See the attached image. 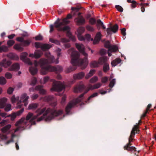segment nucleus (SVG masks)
Returning <instances> with one entry per match:
<instances>
[{"label":"nucleus","instance_id":"obj_61","mask_svg":"<svg viewBox=\"0 0 156 156\" xmlns=\"http://www.w3.org/2000/svg\"><path fill=\"white\" fill-rule=\"evenodd\" d=\"M50 30L49 31V32L50 33H51L54 30V25H51L50 26Z\"/></svg>","mask_w":156,"mask_h":156},{"label":"nucleus","instance_id":"obj_16","mask_svg":"<svg viewBox=\"0 0 156 156\" xmlns=\"http://www.w3.org/2000/svg\"><path fill=\"white\" fill-rule=\"evenodd\" d=\"M11 62L10 61L7 60L6 59H4L0 62V65L3 66L5 68H7L11 65Z\"/></svg>","mask_w":156,"mask_h":156},{"label":"nucleus","instance_id":"obj_41","mask_svg":"<svg viewBox=\"0 0 156 156\" xmlns=\"http://www.w3.org/2000/svg\"><path fill=\"white\" fill-rule=\"evenodd\" d=\"M96 22V20L95 19L91 18H90L89 20V23L91 25H94Z\"/></svg>","mask_w":156,"mask_h":156},{"label":"nucleus","instance_id":"obj_36","mask_svg":"<svg viewBox=\"0 0 156 156\" xmlns=\"http://www.w3.org/2000/svg\"><path fill=\"white\" fill-rule=\"evenodd\" d=\"M98 80L97 76H94L90 80V83H93L97 82Z\"/></svg>","mask_w":156,"mask_h":156},{"label":"nucleus","instance_id":"obj_17","mask_svg":"<svg viewBox=\"0 0 156 156\" xmlns=\"http://www.w3.org/2000/svg\"><path fill=\"white\" fill-rule=\"evenodd\" d=\"M101 35L100 32H98L95 36V39L93 41V44H98L101 40Z\"/></svg>","mask_w":156,"mask_h":156},{"label":"nucleus","instance_id":"obj_63","mask_svg":"<svg viewBox=\"0 0 156 156\" xmlns=\"http://www.w3.org/2000/svg\"><path fill=\"white\" fill-rule=\"evenodd\" d=\"M80 8H74L73 7H72L71 8V10L73 11H75L76 12H77L79 11V10L80 9Z\"/></svg>","mask_w":156,"mask_h":156},{"label":"nucleus","instance_id":"obj_9","mask_svg":"<svg viewBox=\"0 0 156 156\" xmlns=\"http://www.w3.org/2000/svg\"><path fill=\"white\" fill-rule=\"evenodd\" d=\"M105 48H108L109 51H117L118 48L116 45H112L110 44L109 41H108L105 42L104 44Z\"/></svg>","mask_w":156,"mask_h":156},{"label":"nucleus","instance_id":"obj_47","mask_svg":"<svg viewBox=\"0 0 156 156\" xmlns=\"http://www.w3.org/2000/svg\"><path fill=\"white\" fill-rule=\"evenodd\" d=\"M131 6L132 8H135L136 7V5L138 4L134 0L132 1Z\"/></svg>","mask_w":156,"mask_h":156},{"label":"nucleus","instance_id":"obj_29","mask_svg":"<svg viewBox=\"0 0 156 156\" xmlns=\"http://www.w3.org/2000/svg\"><path fill=\"white\" fill-rule=\"evenodd\" d=\"M38 104L37 103H32L29 105L28 109H35L37 108Z\"/></svg>","mask_w":156,"mask_h":156},{"label":"nucleus","instance_id":"obj_52","mask_svg":"<svg viewBox=\"0 0 156 156\" xmlns=\"http://www.w3.org/2000/svg\"><path fill=\"white\" fill-rule=\"evenodd\" d=\"M77 37L78 39L80 41H82L85 40V37L81 36V34H78Z\"/></svg>","mask_w":156,"mask_h":156},{"label":"nucleus","instance_id":"obj_18","mask_svg":"<svg viewBox=\"0 0 156 156\" xmlns=\"http://www.w3.org/2000/svg\"><path fill=\"white\" fill-rule=\"evenodd\" d=\"M35 90L39 91V93L42 94H46V91L45 90L42 88V86L38 85L36 86L35 88Z\"/></svg>","mask_w":156,"mask_h":156},{"label":"nucleus","instance_id":"obj_8","mask_svg":"<svg viewBox=\"0 0 156 156\" xmlns=\"http://www.w3.org/2000/svg\"><path fill=\"white\" fill-rule=\"evenodd\" d=\"M34 44L36 48H40L44 51L48 50L51 47V46L49 44H42L39 42H35Z\"/></svg>","mask_w":156,"mask_h":156},{"label":"nucleus","instance_id":"obj_48","mask_svg":"<svg viewBox=\"0 0 156 156\" xmlns=\"http://www.w3.org/2000/svg\"><path fill=\"white\" fill-rule=\"evenodd\" d=\"M108 78L107 77H104L101 79V82L103 83H105L108 81Z\"/></svg>","mask_w":156,"mask_h":156},{"label":"nucleus","instance_id":"obj_15","mask_svg":"<svg viewBox=\"0 0 156 156\" xmlns=\"http://www.w3.org/2000/svg\"><path fill=\"white\" fill-rule=\"evenodd\" d=\"M85 88L83 84H80L74 87V91L75 93H79L82 92Z\"/></svg>","mask_w":156,"mask_h":156},{"label":"nucleus","instance_id":"obj_25","mask_svg":"<svg viewBox=\"0 0 156 156\" xmlns=\"http://www.w3.org/2000/svg\"><path fill=\"white\" fill-rule=\"evenodd\" d=\"M42 54V51L40 50L36 51L34 53V57L36 58H40Z\"/></svg>","mask_w":156,"mask_h":156},{"label":"nucleus","instance_id":"obj_26","mask_svg":"<svg viewBox=\"0 0 156 156\" xmlns=\"http://www.w3.org/2000/svg\"><path fill=\"white\" fill-rule=\"evenodd\" d=\"M109 70V65L108 63H105L103 66V70L105 73H106Z\"/></svg>","mask_w":156,"mask_h":156},{"label":"nucleus","instance_id":"obj_55","mask_svg":"<svg viewBox=\"0 0 156 156\" xmlns=\"http://www.w3.org/2000/svg\"><path fill=\"white\" fill-rule=\"evenodd\" d=\"M66 96L65 95H64L62 97V101L61 102L62 104H63L66 101Z\"/></svg>","mask_w":156,"mask_h":156},{"label":"nucleus","instance_id":"obj_33","mask_svg":"<svg viewBox=\"0 0 156 156\" xmlns=\"http://www.w3.org/2000/svg\"><path fill=\"white\" fill-rule=\"evenodd\" d=\"M23 32L20 34V37L24 38V37H27L29 35L27 32L22 31Z\"/></svg>","mask_w":156,"mask_h":156},{"label":"nucleus","instance_id":"obj_42","mask_svg":"<svg viewBox=\"0 0 156 156\" xmlns=\"http://www.w3.org/2000/svg\"><path fill=\"white\" fill-rule=\"evenodd\" d=\"M14 90L13 88L12 87H9L7 90V92L9 94H12Z\"/></svg>","mask_w":156,"mask_h":156},{"label":"nucleus","instance_id":"obj_20","mask_svg":"<svg viewBox=\"0 0 156 156\" xmlns=\"http://www.w3.org/2000/svg\"><path fill=\"white\" fill-rule=\"evenodd\" d=\"M7 99L5 98H3L0 99V108L4 107Z\"/></svg>","mask_w":156,"mask_h":156},{"label":"nucleus","instance_id":"obj_27","mask_svg":"<svg viewBox=\"0 0 156 156\" xmlns=\"http://www.w3.org/2000/svg\"><path fill=\"white\" fill-rule=\"evenodd\" d=\"M11 127V125L10 124L6 126L2 129V132L3 133H6L10 129Z\"/></svg>","mask_w":156,"mask_h":156},{"label":"nucleus","instance_id":"obj_43","mask_svg":"<svg viewBox=\"0 0 156 156\" xmlns=\"http://www.w3.org/2000/svg\"><path fill=\"white\" fill-rule=\"evenodd\" d=\"M15 42L13 40H9L7 42V44L10 47L12 46L14 43Z\"/></svg>","mask_w":156,"mask_h":156},{"label":"nucleus","instance_id":"obj_59","mask_svg":"<svg viewBox=\"0 0 156 156\" xmlns=\"http://www.w3.org/2000/svg\"><path fill=\"white\" fill-rule=\"evenodd\" d=\"M11 100L12 102V103L15 102L17 100L15 98L14 95L11 98Z\"/></svg>","mask_w":156,"mask_h":156},{"label":"nucleus","instance_id":"obj_4","mask_svg":"<svg viewBox=\"0 0 156 156\" xmlns=\"http://www.w3.org/2000/svg\"><path fill=\"white\" fill-rule=\"evenodd\" d=\"M101 84L99 83H98L94 85H91L90 86L89 89L86 90L85 92L80 95L75 100L70 101L67 105L65 108V111L67 114H68L70 112L71 109L77 104L81 102L82 100L84 95L87 93L90 90H93L99 88L101 86Z\"/></svg>","mask_w":156,"mask_h":156},{"label":"nucleus","instance_id":"obj_31","mask_svg":"<svg viewBox=\"0 0 156 156\" xmlns=\"http://www.w3.org/2000/svg\"><path fill=\"white\" fill-rule=\"evenodd\" d=\"M9 49L8 47L5 45H3L0 47V52L2 51L7 52L8 51Z\"/></svg>","mask_w":156,"mask_h":156},{"label":"nucleus","instance_id":"obj_12","mask_svg":"<svg viewBox=\"0 0 156 156\" xmlns=\"http://www.w3.org/2000/svg\"><path fill=\"white\" fill-rule=\"evenodd\" d=\"M28 54L26 52L22 53L20 55V58L23 60L25 62L28 64L29 65H31L32 64V62L30 60L27 58Z\"/></svg>","mask_w":156,"mask_h":156},{"label":"nucleus","instance_id":"obj_50","mask_svg":"<svg viewBox=\"0 0 156 156\" xmlns=\"http://www.w3.org/2000/svg\"><path fill=\"white\" fill-rule=\"evenodd\" d=\"M37 82V79L36 78L34 77L31 80V82L30 84L33 85V86L36 84Z\"/></svg>","mask_w":156,"mask_h":156},{"label":"nucleus","instance_id":"obj_57","mask_svg":"<svg viewBox=\"0 0 156 156\" xmlns=\"http://www.w3.org/2000/svg\"><path fill=\"white\" fill-rule=\"evenodd\" d=\"M49 78L48 76H45L44 78V83H46L49 80Z\"/></svg>","mask_w":156,"mask_h":156},{"label":"nucleus","instance_id":"obj_14","mask_svg":"<svg viewBox=\"0 0 156 156\" xmlns=\"http://www.w3.org/2000/svg\"><path fill=\"white\" fill-rule=\"evenodd\" d=\"M74 20L77 24L79 25L84 24L85 23V20L82 16L76 18Z\"/></svg>","mask_w":156,"mask_h":156},{"label":"nucleus","instance_id":"obj_35","mask_svg":"<svg viewBox=\"0 0 156 156\" xmlns=\"http://www.w3.org/2000/svg\"><path fill=\"white\" fill-rule=\"evenodd\" d=\"M115 82L116 81L115 79H112L110 82L109 85V87L112 88L115 84Z\"/></svg>","mask_w":156,"mask_h":156},{"label":"nucleus","instance_id":"obj_34","mask_svg":"<svg viewBox=\"0 0 156 156\" xmlns=\"http://www.w3.org/2000/svg\"><path fill=\"white\" fill-rule=\"evenodd\" d=\"M67 34L68 35L70 39H71L73 41H76V39L75 37L72 35L68 31Z\"/></svg>","mask_w":156,"mask_h":156},{"label":"nucleus","instance_id":"obj_44","mask_svg":"<svg viewBox=\"0 0 156 156\" xmlns=\"http://www.w3.org/2000/svg\"><path fill=\"white\" fill-rule=\"evenodd\" d=\"M35 39L36 41H41L43 40V37L40 34H39L36 36L35 37Z\"/></svg>","mask_w":156,"mask_h":156},{"label":"nucleus","instance_id":"obj_56","mask_svg":"<svg viewBox=\"0 0 156 156\" xmlns=\"http://www.w3.org/2000/svg\"><path fill=\"white\" fill-rule=\"evenodd\" d=\"M91 36L89 34H87L85 35V38L87 39L88 41H90V39Z\"/></svg>","mask_w":156,"mask_h":156},{"label":"nucleus","instance_id":"obj_2","mask_svg":"<svg viewBox=\"0 0 156 156\" xmlns=\"http://www.w3.org/2000/svg\"><path fill=\"white\" fill-rule=\"evenodd\" d=\"M46 56L48 57L47 59L41 58L39 61H34V64L35 66H31L29 69V71L32 75H34L37 73L38 71L37 67L38 66H40L41 68V72L43 75L46 74L48 72L55 71L58 73L62 71V67L59 65L55 67L48 65V64L54 62L58 64V61L57 59L55 60L54 57L51 55L49 52L46 54Z\"/></svg>","mask_w":156,"mask_h":156},{"label":"nucleus","instance_id":"obj_39","mask_svg":"<svg viewBox=\"0 0 156 156\" xmlns=\"http://www.w3.org/2000/svg\"><path fill=\"white\" fill-rule=\"evenodd\" d=\"M18 115V113H13L12 115H9L11 116V120H13Z\"/></svg>","mask_w":156,"mask_h":156},{"label":"nucleus","instance_id":"obj_1","mask_svg":"<svg viewBox=\"0 0 156 156\" xmlns=\"http://www.w3.org/2000/svg\"><path fill=\"white\" fill-rule=\"evenodd\" d=\"M36 112L37 115H34L31 112H29L27 115L26 119L23 118L20 119V130L24 129L30 123L31 125H35L36 122L34 120L44 112L42 116L37 119V122L41 121L44 118H45L46 121H49L55 117L58 116L63 113V110L57 111L50 108L47 109L46 108L42 109L39 108L36 111Z\"/></svg>","mask_w":156,"mask_h":156},{"label":"nucleus","instance_id":"obj_11","mask_svg":"<svg viewBox=\"0 0 156 156\" xmlns=\"http://www.w3.org/2000/svg\"><path fill=\"white\" fill-rule=\"evenodd\" d=\"M28 98L29 97L27 96L26 94L24 93L22 95L20 101V108H21V105L23 104L25 106H27L28 104L27 100Z\"/></svg>","mask_w":156,"mask_h":156},{"label":"nucleus","instance_id":"obj_51","mask_svg":"<svg viewBox=\"0 0 156 156\" xmlns=\"http://www.w3.org/2000/svg\"><path fill=\"white\" fill-rule=\"evenodd\" d=\"M97 26L98 28V27L99 25L101 26L103 24L100 19H98L97 20Z\"/></svg>","mask_w":156,"mask_h":156},{"label":"nucleus","instance_id":"obj_28","mask_svg":"<svg viewBox=\"0 0 156 156\" xmlns=\"http://www.w3.org/2000/svg\"><path fill=\"white\" fill-rule=\"evenodd\" d=\"M53 99L54 98L52 96H47L44 98L43 100L45 101H52Z\"/></svg>","mask_w":156,"mask_h":156},{"label":"nucleus","instance_id":"obj_49","mask_svg":"<svg viewBox=\"0 0 156 156\" xmlns=\"http://www.w3.org/2000/svg\"><path fill=\"white\" fill-rule=\"evenodd\" d=\"M100 53L101 55H104L106 54L107 51L105 49H102L100 50Z\"/></svg>","mask_w":156,"mask_h":156},{"label":"nucleus","instance_id":"obj_22","mask_svg":"<svg viewBox=\"0 0 156 156\" xmlns=\"http://www.w3.org/2000/svg\"><path fill=\"white\" fill-rule=\"evenodd\" d=\"M100 65L99 61L98 62L96 61H92L90 63V66L92 68H96L98 67Z\"/></svg>","mask_w":156,"mask_h":156},{"label":"nucleus","instance_id":"obj_10","mask_svg":"<svg viewBox=\"0 0 156 156\" xmlns=\"http://www.w3.org/2000/svg\"><path fill=\"white\" fill-rule=\"evenodd\" d=\"M119 27L118 25L115 24L113 26H110V27L106 29L107 33L108 35H111L112 34V32L113 33H116L118 30Z\"/></svg>","mask_w":156,"mask_h":156},{"label":"nucleus","instance_id":"obj_19","mask_svg":"<svg viewBox=\"0 0 156 156\" xmlns=\"http://www.w3.org/2000/svg\"><path fill=\"white\" fill-rule=\"evenodd\" d=\"M84 76V73L81 72L73 75V78L74 79H80L82 78Z\"/></svg>","mask_w":156,"mask_h":156},{"label":"nucleus","instance_id":"obj_23","mask_svg":"<svg viewBox=\"0 0 156 156\" xmlns=\"http://www.w3.org/2000/svg\"><path fill=\"white\" fill-rule=\"evenodd\" d=\"M20 66L19 64L16 63L13 64L10 67V70L17 71L19 70Z\"/></svg>","mask_w":156,"mask_h":156},{"label":"nucleus","instance_id":"obj_32","mask_svg":"<svg viewBox=\"0 0 156 156\" xmlns=\"http://www.w3.org/2000/svg\"><path fill=\"white\" fill-rule=\"evenodd\" d=\"M85 30V28L83 27H80L77 30L78 34H81Z\"/></svg>","mask_w":156,"mask_h":156},{"label":"nucleus","instance_id":"obj_38","mask_svg":"<svg viewBox=\"0 0 156 156\" xmlns=\"http://www.w3.org/2000/svg\"><path fill=\"white\" fill-rule=\"evenodd\" d=\"M5 111L8 112L11 110V105L10 104H7L5 108Z\"/></svg>","mask_w":156,"mask_h":156},{"label":"nucleus","instance_id":"obj_7","mask_svg":"<svg viewBox=\"0 0 156 156\" xmlns=\"http://www.w3.org/2000/svg\"><path fill=\"white\" fill-rule=\"evenodd\" d=\"M50 81L53 82L51 90L60 92L65 89L64 86L59 81H56L54 79H51Z\"/></svg>","mask_w":156,"mask_h":156},{"label":"nucleus","instance_id":"obj_64","mask_svg":"<svg viewBox=\"0 0 156 156\" xmlns=\"http://www.w3.org/2000/svg\"><path fill=\"white\" fill-rule=\"evenodd\" d=\"M15 54L11 53H9L8 55V57L12 59V58L14 57V55H15Z\"/></svg>","mask_w":156,"mask_h":156},{"label":"nucleus","instance_id":"obj_37","mask_svg":"<svg viewBox=\"0 0 156 156\" xmlns=\"http://www.w3.org/2000/svg\"><path fill=\"white\" fill-rule=\"evenodd\" d=\"M98 95V93H95L93 94L92 95H90L87 99V101H86L87 103H89L88 101H89L90 99Z\"/></svg>","mask_w":156,"mask_h":156},{"label":"nucleus","instance_id":"obj_46","mask_svg":"<svg viewBox=\"0 0 156 156\" xmlns=\"http://www.w3.org/2000/svg\"><path fill=\"white\" fill-rule=\"evenodd\" d=\"M5 77L7 79H10L12 77V75L9 73H6L5 75Z\"/></svg>","mask_w":156,"mask_h":156},{"label":"nucleus","instance_id":"obj_54","mask_svg":"<svg viewBox=\"0 0 156 156\" xmlns=\"http://www.w3.org/2000/svg\"><path fill=\"white\" fill-rule=\"evenodd\" d=\"M121 33L123 35V36H125L126 34V29L125 28H123L121 29Z\"/></svg>","mask_w":156,"mask_h":156},{"label":"nucleus","instance_id":"obj_45","mask_svg":"<svg viewBox=\"0 0 156 156\" xmlns=\"http://www.w3.org/2000/svg\"><path fill=\"white\" fill-rule=\"evenodd\" d=\"M86 29L88 30L91 32L93 31L94 30L93 27L90 25H87L86 26Z\"/></svg>","mask_w":156,"mask_h":156},{"label":"nucleus","instance_id":"obj_58","mask_svg":"<svg viewBox=\"0 0 156 156\" xmlns=\"http://www.w3.org/2000/svg\"><path fill=\"white\" fill-rule=\"evenodd\" d=\"M38 97V95L37 94H34L33 95L32 97V98L33 100H35L37 99Z\"/></svg>","mask_w":156,"mask_h":156},{"label":"nucleus","instance_id":"obj_60","mask_svg":"<svg viewBox=\"0 0 156 156\" xmlns=\"http://www.w3.org/2000/svg\"><path fill=\"white\" fill-rule=\"evenodd\" d=\"M14 49L19 50L20 49V45L19 44H16L14 46Z\"/></svg>","mask_w":156,"mask_h":156},{"label":"nucleus","instance_id":"obj_3","mask_svg":"<svg viewBox=\"0 0 156 156\" xmlns=\"http://www.w3.org/2000/svg\"><path fill=\"white\" fill-rule=\"evenodd\" d=\"M75 45L76 47L79 51L85 57L83 59L80 58L79 53L77 51H75L74 49L72 48V52L71 55L72 58L71 62L73 66L67 69L66 72L67 73L75 70L76 68V66L77 65L83 66L82 69H84L86 67L88 64L87 58V54L84 51V45L82 44L77 43H76Z\"/></svg>","mask_w":156,"mask_h":156},{"label":"nucleus","instance_id":"obj_5","mask_svg":"<svg viewBox=\"0 0 156 156\" xmlns=\"http://www.w3.org/2000/svg\"><path fill=\"white\" fill-rule=\"evenodd\" d=\"M142 122L141 120L139 121L138 124L134 125V127L132 129L131 132V134L129 138L128 143L124 147V149L125 150H127L128 151H136V148L134 147L131 146L132 144L131 142L133 140V137H134L135 134V131L136 133H138L140 131L138 129L139 127V125Z\"/></svg>","mask_w":156,"mask_h":156},{"label":"nucleus","instance_id":"obj_6","mask_svg":"<svg viewBox=\"0 0 156 156\" xmlns=\"http://www.w3.org/2000/svg\"><path fill=\"white\" fill-rule=\"evenodd\" d=\"M69 23V21L67 20L66 19H63L61 21L60 19L58 18L54 23V27L58 31H67L69 27L68 26H64Z\"/></svg>","mask_w":156,"mask_h":156},{"label":"nucleus","instance_id":"obj_24","mask_svg":"<svg viewBox=\"0 0 156 156\" xmlns=\"http://www.w3.org/2000/svg\"><path fill=\"white\" fill-rule=\"evenodd\" d=\"M107 61V58L106 57L100 58L98 60L99 62L100 65L104 64L105 63H107L106 62Z\"/></svg>","mask_w":156,"mask_h":156},{"label":"nucleus","instance_id":"obj_40","mask_svg":"<svg viewBox=\"0 0 156 156\" xmlns=\"http://www.w3.org/2000/svg\"><path fill=\"white\" fill-rule=\"evenodd\" d=\"M115 8L119 11L122 12L123 11V9L122 7L119 5H116L115 6Z\"/></svg>","mask_w":156,"mask_h":156},{"label":"nucleus","instance_id":"obj_30","mask_svg":"<svg viewBox=\"0 0 156 156\" xmlns=\"http://www.w3.org/2000/svg\"><path fill=\"white\" fill-rule=\"evenodd\" d=\"M6 80L5 77L2 76L0 77V85H3L6 83Z\"/></svg>","mask_w":156,"mask_h":156},{"label":"nucleus","instance_id":"obj_13","mask_svg":"<svg viewBox=\"0 0 156 156\" xmlns=\"http://www.w3.org/2000/svg\"><path fill=\"white\" fill-rule=\"evenodd\" d=\"M31 43L30 40H25L24 38L20 37V51L23 50V48L21 46H29Z\"/></svg>","mask_w":156,"mask_h":156},{"label":"nucleus","instance_id":"obj_21","mask_svg":"<svg viewBox=\"0 0 156 156\" xmlns=\"http://www.w3.org/2000/svg\"><path fill=\"white\" fill-rule=\"evenodd\" d=\"M121 61V59L119 58H117L113 60L111 62V65L112 66L115 67L117 64L120 63Z\"/></svg>","mask_w":156,"mask_h":156},{"label":"nucleus","instance_id":"obj_62","mask_svg":"<svg viewBox=\"0 0 156 156\" xmlns=\"http://www.w3.org/2000/svg\"><path fill=\"white\" fill-rule=\"evenodd\" d=\"M61 49L60 48H58L57 49V51L58 52L57 53V56L58 58L56 59L58 60L59 58V57L61 55V53L60 52L61 51Z\"/></svg>","mask_w":156,"mask_h":156},{"label":"nucleus","instance_id":"obj_53","mask_svg":"<svg viewBox=\"0 0 156 156\" xmlns=\"http://www.w3.org/2000/svg\"><path fill=\"white\" fill-rule=\"evenodd\" d=\"M20 125V121H18L15 124V125L16 126H17V128L15 130V132H16V131L19 130V126Z\"/></svg>","mask_w":156,"mask_h":156}]
</instances>
